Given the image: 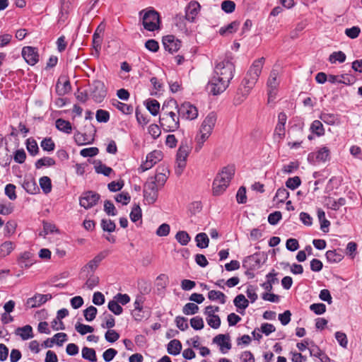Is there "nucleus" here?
I'll use <instances>...</instances> for the list:
<instances>
[{"instance_id": "f257e3e1", "label": "nucleus", "mask_w": 362, "mask_h": 362, "mask_svg": "<svg viewBox=\"0 0 362 362\" xmlns=\"http://www.w3.org/2000/svg\"><path fill=\"white\" fill-rule=\"evenodd\" d=\"M264 62L265 58L263 57L253 62L238 90V94H242L244 98L247 96L262 73Z\"/></svg>"}, {"instance_id": "f03ea898", "label": "nucleus", "mask_w": 362, "mask_h": 362, "mask_svg": "<svg viewBox=\"0 0 362 362\" xmlns=\"http://www.w3.org/2000/svg\"><path fill=\"white\" fill-rule=\"evenodd\" d=\"M235 168L233 165L223 167L216 175L213 182V194H221L228 187L230 180L235 175Z\"/></svg>"}, {"instance_id": "7ed1b4c3", "label": "nucleus", "mask_w": 362, "mask_h": 362, "mask_svg": "<svg viewBox=\"0 0 362 362\" xmlns=\"http://www.w3.org/2000/svg\"><path fill=\"white\" fill-rule=\"evenodd\" d=\"M234 71L235 65L228 58L216 65L214 73L221 76V81H223L221 86V90H226L228 87L230 80L233 78Z\"/></svg>"}, {"instance_id": "20e7f679", "label": "nucleus", "mask_w": 362, "mask_h": 362, "mask_svg": "<svg viewBox=\"0 0 362 362\" xmlns=\"http://www.w3.org/2000/svg\"><path fill=\"white\" fill-rule=\"evenodd\" d=\"M142 25L144 28L148 31H155L160 29V18L159 13L153 8L145 11L142 10L139 12V16L142 14Z\"/></svg>"}, {"instance_id": "39448f33", "label": "nucleus", "mask_w": 362, "mask_h": 362, "mask_svg": "<svg viewBox=\"0 0 362 362\" xmlns=\"http://www.w3.org/2000/svg\"><path fill=\"white\" fill-rule=\"evenodd\" d=\"M190 151L191 147L188 144L187 141H182L176 155V163L177 166L175 169V173L177 175H180L183 172V170L186 166V160Z\"/></svg>"}, {"instance_id": "423d86ee", "label": "nucleus", "mask_w": 362, "mask_h": 362, "mask_svg": "<svg viewBox=\"0 0 362 362\" xmlns=\"http://www.w3.org/2000/svg\"><path fill=\"white\" fill-rule=\"evenodd\" d=\"M160 127L166 132H174L180 127L179 117L173 111L171 114L163 113L159 118Z\"/></svg>"}, {"instance_id": "0eeeda50", "label": "nucleus", "mask_w": 362, "mask_h": 362, "mask_svg": "<svg viewBox=\"0 0 362 362\" xmlns=\"http://www.w3.org/2000/svg\"><path fill=\"white\" fill-rule=\"evenodd\" d=\"M85 129L84 133L77 132L74 135V140L78 146L92 144L94 141L95 127L92 124H89L85 126Z\"/></svg>"}, {"instance_id": "6e6552de", "label": "nucleus", "mask_w": 362, "mask_h": 362, "mask_svg": "<svg viewBox=\"0 0 362 362\" xmlns=\"http://www.w3.org/2000/svg\"><path fill=\"white\" fill-rule=\"evenodd\" d=\"M90 95L95 103H101L107 95V88L104 83L95 80L90 85Z\"/></svg>"}, {"instance_id": "1a4fd4ad", "label": "nucleus", "mask_w": 362, "mask_h": 362, "mask_svg": "<svg viewBox=\"0 0 362 362\" xmlns=\"http://www.w3.org/2000/svg\"><path fill=\"white\" fill-rule=\"evenodd\" d=\"M200 7L201 6L197 1H190L185 8V16H176V24L178 25V23H182L184 20H187L189 22H194L196 16H197L200 10Z\"/></svg>"}, {"instance_id": "9d476101", "label": "nucleus", "mask_w": 362, "mask_h": 362, "mask_svg": "<svg viewBox=\"0 0 362 362\" xmlns=\"http://www.w3.org/2000/svg\"><path fill=\"white\" fill-rule=\"evenodd\" d=\"M100 199V195L91 190L83 192L79 199V204L86 209L95 206Z\"/></svg>"}, {"instance_id": "9b49d317", "label": "nucleus", "mask_w": 362, "mask_h": 362, "mask_svg": "<svg viewBox=\"0 0 362 362\" xmlns=\"http://www.w3.org/2000/svg\"><path fill=\"white\" fill-rule=\"evenodd\" d=\"M158 186L156 181H148L145 183L144 187V197L148 204H153L158 199Z\"/></svg>"}, {"instance_id": "f8f14e48", "label": "nucleus", "mask_w": 362, "mask_h": 362, "mask_svg": "<svg viewBox=\"0 0 362 362\" xmlns=\"http://www.w3.org/2000/svg\"><path fill=\"white\" fill-rule=\"evenodd\" d=\"M260 256L264 257L263 263L267 259V256L264 253L255 252L253 255L247 256L243 261V267L249 269H256L260 267L262 259Z\"/></svg>"}, {"instance_id": "ddd939ff", "label": "nucleus", "mask_w": 362, "mask_h": 362, "mask_svg": "<svg viewBox=\"0 0 362 362\" xmlns=\"http://www.w3.org/2000/svg\"><path fill=\"white\" fill-rule=\"evenodd\" d=\"M177 112L179 117L186 119L192 120L196 119L198 116V110L197 107L188 102H185L179 106Z\"/></svg>"}, {"instance_id": "4468645a", "label": "nucleus", "mask_w": 362, "mask_h": 362, "mask_svg": "<svg viewBox=\"0 0 362 362\" xmlns=\"http://www.w3.org/2000/svg\"><path fill=\"white\" fill-rule=\"evenodd\" d=\"M162 42L164 49L170 54L177 52L182 45V42L173 35L163 36Z\"/></svg>"}, {"instance_id": "2eb2a0df", "label": "nucleus", "mask_w": 362, "mask_h": 362, "mask_svg": "<svg viewBox=\"0 0 362 362\" xmlns=\"http://www.w3.org/2000/svg\"><path fill=\"white\" fill-rule=\"evenodd\" d=\"M22 56L25 62L31 66L35 65L39 61V54L36 47H24L22 49Z\"/></svg>"}, {"instance_id": "dca6fc26", "label": "nucleus", "mask_w": 362, "mask_h": 362, "mask_svg": "<svg viewBox=\"0 0 362 362\" xmlns=\"http://www.w3.org/2000/svg\"><path fill=\"white\" fill-rule=\"evenodd\" d=\"M52 298V294L36 293L34 296L29 298L26 305L30 308H37L45 304L47 300Z\"/></svg>"}, {"instance_id": "f3484780", "label": "nucleus", "mask_w": 362, "mask_h": 362, "mask_svg": "<svg viewBox=\"0 0 362 362\" xmlns=\"http://www.w3.org/2000/svg\"><path fill=\"white\" fill-rule=\"evenodd\" d=\"M329 159V150L327 147L320 148L316 153H310L308 154V160L311 163L317 162H325Z\"/></svg>"}, {"instance_id": "a211bd4d", "label": "nucleus", "mask_w": 362, "mask_h": 362, "mask_svg": "<svg viewBox=\"0 0 362 362\" xmlns=\"http://www.w3.org/2000/svg\"><path fill=\"white\" fill-rule=\"evenodd\" d=\"M223 81H221V76H218L214 73L211 79L209 81L207 87L210 88V93L214 95H217L225 91L226 90H221V86Z\"/></svg>"}, {"instance_id": "6ab92c4d", "label": "nucleus", "mask_w": 362, "mask_h": 362, "mask_svg": "<svg viewBox=\"0 0 362 362\" xmlns=\"http://www.w3.org/2000/svg\"><path fill=\"white\" fill-rule=\"evenodd\" d=\"M211 133V132L206 130L205 128L202 129L200 127L199 132L195 137V141L197 142L194 148L195 151L198 152L200 151L204 145V143L208 139Z\"/></svg>"}, {"instance_id": "aec40b11", "label": "nucleus", "mask_w": 362, "mask_h": 362, "mask_svg": "<svg viewBox=\"0 0 362 362\" xmlns=\"http://www.w3.org/2000/svg\"><path fill=\"white\" fill-rule=\"evenodd\" d=\"M105 30V26L102 24L99 25L93 35V46L95 51L99 52L101 48L103 41L102 34Z\"/></svg>"}, {"instance_id": "412c9836", "label": "nucleus", "mask_w": 362, "mask_h": 362, "mask_svg": "<svg viewBox=\"0 0 362 362\" xmlns=\"http://www.w3.org/2000/svg\"><path fill=\"white\" fill-rule=\"evenodd\" d=\"M216 114L214 112H209L202 122L201 128H205L206 130H209L212 132L214 127L216 124Z\"/></svg>"}, {"instance_id": "4be33fe9", "label": "nucleus", "mask_w": 362, "mask_h": 362, "mask_svg": "<svg viewBox=\"0 0 362 362\" xmlns=\"http://www.w3.org/2000/svg\"><path fill=\"white\" fill-rule=\"evenodd\" d=\"M109 254L107 250H103L98 254L92 260H90L86 265V267L90 269L92 271H95L100 262L104 259Z\"/></svg>"}, {"instance_id": "5701e85b", "label": "nucleus", "mask_w": 362, "mask_h": 362, "mask_svg": "<svg viewBox=\"0 0 362 362\" xmlns=\"http://www.w3.org/2000/svg\"><path fill=\"white\" fill-rule=\"evenodd\" d=\"M15 334L20 336L22 339H28L34 337L33 328L29 325H26L22 327H18L15 329Z\"/></svg>"}, {"instance_id": "b1692460", "label": "nucleus", "mask_w": 362, "mask_h": 362, "mask_svg": "<svg viewBox=\"0 0 362 362\" xmlns=\"http://www.w3.org/2000/svg\"><path fill=\"white\" fill-rule=\"evenodd\" d=\"M94 164L95 171L98 174H102L105 176L108 177L113 172V170L110 167H108L105 164H103L100 160H95Z\"/></svg>"}, {"instance_id": "393cba45", "label": "nucleus", "mask_w": 362, "mask_h": 362, "mask_svg": "<svg viewBox=\"0 0 362 362\" xmlns=\"http://www.w3.org/2000/svg\"><path fill=\"white\" fill-rule=\"evenodd\" d=\"M33 255L28 251L23 252L18 258V263L21 268H28L33 264Z\"/></svg>"}, {"instance_id": "a878e982", "label": "nucleus", "mask_w": 362, "mask_h": 362, "mask_svg": "<svg viewBox=\"0 0 362 362\" xmlns=\"http://www.w3.org/2000/svg\"><path fill=\"white\" fill-rule=\"evenodd\" d=\"M56 128L64 133L71 134L72 126L69 121L59 118L55 122Z\"/></svg>"}, {"instance_id": "bb28decb", "label": "nucleus", "mask_w": 362, "mask_h": 362, "mask_svg": "<svg viewBox=\"0 0 362 362\" xmlns=\"http://www.w3.org/2000/svg\"><path fill=\"white\" fill-rule=\"evenodd\" d=\"M112 105L123 114L130 115L133 112V106L119 101L117 99L112 100Z\"/></svg>"}, {"instance_id": "cd10ccee", "label": "nucleus", "mask_w": 362, "mask_h": 362, "mask_svg": "<svg viewBox=\"0 0 362 362\" xmlns=\"http://www.w3.org/2000/svg\"><path fill=\"white\" fill-rule=\"evenodd\" d=\"M23 188L29 194H36L39 192V188L34 179L24 180L22 184Z\"/></svg>"}, {"instance_id": "c85d7f7f", "label": "nucleus", "mask_w": 362, "mask_h": 362, "mask_svg": "<svg viewBox=\"0 0 362 362\" xmlns=\"http://www.w3.org/2000/svg\"><path fill=\"white\" fill-rule=\"evenodd\" d=\"M208 298L213 301L219 300L221 304L226 302V296L223 292L216 290H211L208 293Z\"/></svg>"}, {"instance_id": "c756f323", "label": "nucleus", "mask_w": 362, "mask_h": 362, "mask_svg": "<svg viewBox=\"0 0 362 362\" xmlns=\"http://www.w3.org/2000/svg\"><path fill=\"white\" fill-rule=\"evenodd\" d=\"M195 241L199 248L204 249L209 246V238L205 233H199L196 235Z\"/></svg>"}, {"instance_id": "7c9ffc66", "label": "nucleus", "mask_w": 362, "mask_h": 362, "mask_svg": "<svg viewBox=\"0 0 362 362\" xmlns=\"http://www.w3.org/2000/svg\"><path fill=\"white\" fill-rule=\"evenodd\" d=\"M240 25V22L238 21H234L229 23L227 26L221 27L219 30V33L221 35H225L227 33H233L236 32Z\"/></svg>"}, {"instance_id": "2f4dec72", "label": "nucleus", "mask_w": 362, "mask_h": 362, "mask_svg": "<svg viewBox=\"0 0 362 362\" xmlns=\"http://www.w3.org/2000/svg\"><path fill=\"white\" fill-rule=\"evenodd\" d=\"M173 107L178 110L179 106L177 105L176 100H175L173 98H170L168 100H165L163 103L162 108H161L162 114H163V113L171 114V112H173L172 109Z\"/></svg>"}, {"instance_id": "473e14b6", "label": "nucleus", "mask_w": 362, "mask_h": 362, "mask_svg": "<svg viewBox=\"0 0 362 362\" xmlns=\"http://www.w3.org/2000/svg\"><path fill=\"white\" fill-rule=\"evenodd\" d=\"M146 108L149 112L156 116L158 114L160 110V103L156 99H148L146 103Z\"/></svg>"}, {"instance_id": "72a5a7b5", "label": "nucleus", "mask_w": 362, "mask_h": 362, "mask_svg": "<svg viewBox=\"0 0 362 362\" xmlns=\"http://www.w3.org/2000/svg\"><path fill=\"white\" fill-rule=\"evenodd\" d=\"M182 344L180 341H170L167 346L168 354L176 356L180 353Z\"/></svg>"}, {"instance_id": "f704fd0d", "label": "nucleus", "mask_w": 362, "mask_h": 362, "mask_svg": "<svg viewBox=\"0 0 362 362\" xmlns=\"http://www.w3.org/2000/svg\"><path fill=\"white\" fill-rule=\"evenodd\" d=\"M81 354L84 359L91 362L97 361L95 351L93 349L85 346L82 349Z\"/></svg>"}, {"instance_id": "c9c22d12", "label": "nucleus", "mask_w": 362, "mask_h": 362, "mask_svg": "<svg viewBox=\"0 0 362 362\" xmlns=\"http://www.w3.org/2000/svg\"><path fill=\"white\" fill-rule=\"evenodd\" d=\"M233 303L235 307L239 309L245 310L249 305V301L243 294L238 295L233 300Z\"/></svg>"}, {"instance_id": "e433bc0d", "label": "nucleus", "mask_w": 362, "mask_h": 362, "mask_svg": "<svg viewBox=\"0 0 362 362\" xmlns=\"http://www.w3.org/2000/svg\"><path fill=\"white\" fill-rule=\"evenodd\" d=\"M56 163L54 158L50 157H43L42 158L38 159L35 163V166L37 169H40L43 166L49 167L53 166Z\"/></svg>"}, {"instance_id": "4c0bfd02", "label": "nucleus", "mask_w": 362, "mask_h": 362, "mask_svg": "<svg viewBox=\"0 0 362 362\" xmlns=\"http://www.w3.org/2000/svg\"><path fill=\"white\" fill-rule=\"evenodd\" d=\"M40 186L45 194H48L52 190V181L47 176H43L40 178Z\"/></svg>"}, {"instance_id": "58836bf2", "label": "nucleus", "mask_w": 362, "mask_h": 362, "mask_svg": "<svg viewBox=\"0 0 362 362\" xmlns=\"http://www.w3.org/2000/svg\"><path fill=\"white\" fill-rule=\"evenodd\" d=\"M14 249L13 243L11 241H6L0 245V256L8 255Z\"/></svg>"}, {"instance_id": "ea45409f", "label": "nucleus", "mask_w": 362, "mask_h": 362, "mask_svg": "<svg viewBox=\"0 0 362 362\" xmlns=\"http://www.w3.org/2000/svg\"><path fill=\"white\" fill-rule=\"evenodd\" d=\"M25 144L27 150L31 156H35L38 153L39 148L35 139L32 138L28 139Z\"/></svg>"}, {"instance_id": "a19ab883", "label": "nucleus", "mask_w": 362, "mask_h": 362, "mask_svg": "<svg viewBox=\"0 0 362 362\" xmlns=\"http://www.w3.org/2000/svg\"><path fill=\"white\" fill-rule=\"evenodd\" d=\"M312 133L316 134L317 136H320L325 134V129L323 128V125L322 122L319 120H314L310 128Z\"/></svg>"}, {"instance_id": "79ce46f5", "label": "nucleus", "mask_w": 362, "mask_h": 362, "mask_svg": "<svg viewBox=\"0 0 362 362\" xmlns=\"http://www.w3.org/2000/svg\"><path fill=\"white\" fill-rule=\"evenodd\" d=\"M175 239L181 245H187L190 241L189 235L185 230H180L175 235Z\"/></svg>"}, {"instance_id": "37998d69", "label": "nucleus", "mask_w": 362, "mask_h": 362, "mask_svg": "<svg viewBox=\"0 0 362 362\" xmlns=\"http://www.w3.org/2000/svg\"><path fill=\"white\" fill-rule=\"evenodd\" d=\"M103 316L104 318L101 324L103 328L110 329L115 325V320L112 315L105 313Z\"/></svg>"}, {"instance_id": "c03bdc74", "label": "nucleus", "mask_w": 362, "mask_h": 362, "mask_svg": "<svg viewBox=\"0 0 362 362\" xmlns=\"http://www.w3.org/2000/svg\"><path fill=\"white\" fill-rule=\"evenodd\" d=\"M75 329L81 335L92 333L94 331V328L92 326L84 325L78 322L75 325Z\"/></svg>"}, {"instance_id": "a18cd8bd", "label": "nucleus", "mask_w": 362, "mask_h": 362, "mask_svg": "<svg viewBox=\"0 0 362 362\" xmlns=\"http://www.w3.org/2000/svg\"><path fill=\"white\" fill-rule=\"evenodd\" d=\"M286 187L291 190H294L298 188L301 185V180L300 177L295 176L293 177H289L286 181Z\"/></svg>"}, {"instance_id": "49530a36", "label": "nucleus", "mask_w": 362, "mask_h": 362, "mask_svg": "<svg viewBox=\"0 0 362 362\" xmlns=\"http://www.w3.org/2000/svg\"><path fill=\"white\" fill-rule=\"evenodd\" d=\"M98 310L95 307L90 305L83 310V315L85 319L88 321H93L97 315Z\"/></svg>"}, {"instance_id": "de8ad7c7", "label": "nucleus", "mask_w": 362, "mask_h": 362, "mask_svg": "<svg viewBox=\"0 0 362 362\" xmlns=\"http://www.w3.org/2000/svg\"><path fill=\"white\" fill-rule=\"evenodd\" d=\"M107 308L112 313L116 315H119L123 312L122 307L114 299L109 301Z\"/></svg>"}, {"instance_id": "09e8293b", "label": "nucleus", "mask_w": 362, "mask_h": 362, "mask_svg": "<svg viewBox=\"0 0 362 362\" xmlns=\"http://www.w3.org/2000/svg\"><path fill=\"white\" fill-rule=\"evenodd\" d=\"M101 228L104 231L112 233L115 230L116 225L115 222L110 219H102Z\"/></svg>"}, {"instance_id": "8fccbe9b", "label": "nucleus", "mask_w": 362, "mask_h": 362, "mask_svg": "<svg viewBox=\"0 0 362 362\" xmlns=\"http://www.w3.org/2000/svg\"><path fill=\"white\" fill-rule=\"evenodd\" d=\"M130 219L132 222L135 223L142 217L141 209L139 204H135L130 213Z\"/></svg>"}, {"instance_id": "3c124183", "label": "nucleus", "mask_w": 362, "mask_h": 362, "mask_svg": "<svg viewBox=\"0 0 362 362\" xmlns=\"http://www.w3.org/2000/svg\"><path fill=\"white\" fill-rule=\"evenodd\" d=\"M37 329L40 334L50 335L53 332L49 324L46 321L39 322Z\"/></svg>"}, {"instance_id": "603ef678", "label": "nucleus", "mask_w": 362, "mask_h": 362, "mask_svg": "<svg viewBox=\"0 0 362 362\" xmlns=\"http://www.w3.org/2000/svg\"><path fill=\"white\" fill-rule=\"evenodd\" d=\"M199 310V307L194 303H187L182 308V312L185 315H194Z\"/></svg>"}, {"instance_id": "864d4df0", "label": "nucleus", "mask_w": 362, "mask_h": 362, "mask_svg": "<svg viewBox=\"0 0 362 362\" xmlns=\"http://www.w3.org/2000/svg\"><path fill=\"white\" fill-rule=\"evenodd\" d=\"M95 117L98 122L106 123L110 119V113L107 110L100 109L96 111Z\"/></svg>"}, {"instance_id": "5fc2aeb1", "label": "nucleus", "mask_w": 362, "mask_h": 362, "mask_svg": "<svg viewBox=\"0 0 362 362\" xmlns=\"http://www.w3.org/2000/svg\"><path fill=\"white\" fill-rule=\"evenodd\" d=\"M40 146L45 151H52L55 148V144L51 137L44 139L41 141Z\"/></svg>"}, {"instance_id": "6e6d98bb", "label": "nucleus", "mask_w": 362, "mask_h": 362, "mask_svg": "<svg viewBox=\"0 0 362 362\" xmlns=\"http://www.w3.org/2000/svg\"><path fill=\"white\" fill-rule=\"evenodd\" d=\"M277 75L278 73L276 71L272 70L271 71L269 79L267 81V86L269 88L276 89L279 85V83L277 81Z\"/></svg>"}, {"instance_id": "4d7b16f0", "label": "nucleus", "mask_w": 362, "mask_h": 362, "mask_svg": "<svg viewBox=\"0 0 362 362\" xmlns=\"http://www.w3.org/2000/svg\"><path fill=\"white\" fill-rule=\"evenodd\" d=\"M147 159H150L153 163L156 164L163 159V154L161 151L154 150L147 155Z\"/></svg>"}, {"instance_id": "13d9d810", "label": "nucleus", "mask_w": 362, "mask_h": 362, "mask_svg": "<svg viewBox=\"0 0 362 362\" xmlns=\"http://www.w3.org/2000/svg\"><path fill=\"white\" fill-rule=\"evenodd\" d=\"M124 185V181L122 179L118 181H112L107 185V188L110 192H115L121 190Z\"/></svg>"}, {"instance_id": "bf43d9fd", "label": "nucleus", "mask_w": 362, "mask_h": 362, "mask_svg": "<svg viewBox=\"0 0 362 362\" xmlns=\"http://www.w3.org/2000/svg\"><path fill=\"white\" fill-rule=\"evenodd\" d=\"M191 327L195 330H200L203 329L204 324L202 317L196 316L190 320Z\"/></svg>"}, {"instance_id": "052dcab7", "label": "nucleus", "mask_w": 362, "mask_h": 362, "mask_svg": "<svg viewBox=\"0 0 362 362\" xmlns=\"http://www.w3.org/2000/svg\"><path fill=\"white\" fill-rule=\"evenodd\" d=\"M221 9L226 13H231L235 9V4L233 1L226 0L221 3Z\"/></svg>"}, {"instance_id": "680f3d73", "label": "nucleus", "mask_w": 362, "mask_h": 362, "mask_svg": "<svg viewBox=\"0 0 362 362\" xmlns=\"http://www.w3.org/2000/svg\"><path fill=\"white\" fill-rule=\"evenodd\" d=\"M99 153V149L97 147H90L82 149L80 151V154L81 156L86 157H93L98 155Z\"/></svg>"}, {"instance_id": "e2e57ef3", "label": "nucleus", "mask_w": 362, "mask_h": 362, "mask_svg": "<svg viewBox=\"0 0 362 362\" xmlns=\"http://www.w3.org/2000/svg\"><path fill=\"white\" fill-rule=\"evenodd\" d=\"M16 188V187L13 184H8L5 187V194L12 201L17 198Z\"/></svg>"}, {"instance_id": "0e129e2a", "label": "nucleus", "mask_w": 362, "mask_h": 362, "mask_svg": "<svg viewBox=\"0 0 362 362\" xmlns=\"http://www.w3.org/2000/svg\"><path fill=\"white\" fill-rule=\"evenodd\" d=\"M26 159V153L24 149H18L15 151L13 156V160L16 163L22 164L25 162Z\"/></svg>"}, {"instance_id": "69168bd1", "label": "nucleus", "mask_w": 362, "mask_h": 362, "mask_svg": "<svg viewBox=\"0 0 362 362\" xmlns=\"http://www.w3.org/2000/svg\"><path fill=\"white\" fill-rule=\"evenodd\" d=\"M289 197V192L284 187H280L277 189L274 199L278 198L279 202L284 203L286 199Z\"/></svg>"}, {"instance_id": "338daca9", "label": "nucleus", "mask_w": 362, "mask_h": 362, "mask_svg": "<svg viewBox=\"0 0 362 362\" xmlns=\"http://www.w3.org/2000/svg\"><path fill=\"white\" fill-rule=\"evenodd\" d=\"M208 325L213 329H218L221 325V319L218 315L206 318Z\"/></svg>"}, {"instance_id": "774afa93", "label": "nucleus", "mask_w": 362, "mask_h": 362, "mask_svg": "<svg viewBox=\"0 0 362 362\" xmlns=\"http://www.w3.org/2000/svg\"><path fill=\"white\" fill-rule=\"evenodd\" d=\"M104 211L108 216L117 215V210L113 203L110 200H105L104 202Z\"/></svg>"}]
</instances>
